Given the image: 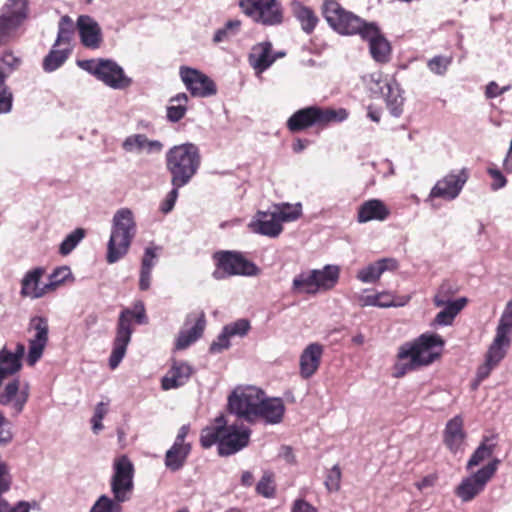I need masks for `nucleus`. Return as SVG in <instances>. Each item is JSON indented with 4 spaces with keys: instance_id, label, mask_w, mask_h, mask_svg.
Segmentation results:
<instances>
[{
    "instance_id": "8fccbe9b",
    "label": "nucleus",
    "mask_w": 512,
    "mask_h": 512,
    "mask_svg": "<svg viewBox=\"0 0 512 512\" xmlns=\"http://www.w3.org/2000/svg\"><path fill=\"white\" fill-rule=\"evenodd\" d=\"M452 62V55H436L427 62V67L433 74L444 76Z\"/></svg>"
},
{
    "instance_id": "9d476101",
    "label": "nucleus",
    "mask_w": 512,
    "mask_h": 512,
    "mask_svg": "<svg viewBox=\"0 0 512 512\" xmlns=\"http://www.w3.org/2000/svg\"><path fill=\"white\" fill-rule=\"evenodd\" d=\"M213 259L216 265L213 277L217 280L235 275H253L256 271V266L239 252L218 251L214 253Z\"/></svg>"
},
{
    "instance_id": "13d9d810",
    "label": "nucleus",
    "mask_w": 512,
    "mask_h": 512,
    "mask_svg": "<svg viewBox=\"0 0 512 512\" xmlns=\"http://www.w3.org/2000/svg\"><path fill=\"white\" fill-rule=\"evenodd\" d=\"M108 413V402H99L94 409V414L91 419L92 430L98 434L103 429L102 420Z\"/></svg>"
},
{
    "instance_id": "dca6fc26",
    "label": "nucleus",
    "mask_w": 512,
    "mask_h": 512,
    "mask_svg": "<svg viewBox=\"0 0 512 512\" xmlns=\"http://www.w3.org/2000/svg\"><path fill=\"white\" fill-rule=\"evenodd\" d=\"M179 73L182 82L192 96L206 98L217 93L213 80L201 71L189 67H181Z\"/></svg>"
},
{
    "instance_id": "bb28decb",
    "label": "nucleus",
    "mask_w": 512,
    "mask_h": 512,
    "mask_svg": "<svg viewBox=\"0 0 512 512\" xmlns=\"http://www.w3.org/2000/svg\"><path fill=\"white\" fill-rule=\"evenodd\" d=\"M122 148L132 154H159L164 145L159 140H151L145 134H131L122 142Z\"/></svg>"
},
{
    "instance_id": "a211bd4d",
    "label": "nucleus",
    "mask_w": 512,
    "mask_h": 512,
    "mask_svg": "<svg viewBox=\"0 0 512 512\" xmlns=\"http://www.w3.org/2000/svg\"><path fill=\"white\" fill-rule=\"evenodd\" d=\"M361 38L369 42L370 54L376 62L387 63L390 60L391 45L374 23L363 31Z\"/></svg>"
},
{
    "instance_id": "f8f14e48",
    "label": "nucleus",
    "mask_w": 512,
    "mask_h": 512,
    "mask_svg": "<svg viewBox=\"0 0 512 512\" xmlns=\"http://www.w3.org/2000/svg\"><path fill=\"white\" fill-rule=\"evenodd\" d=\"M228 408L239 419L253 422L256 419V388L237 387L228 398Z\"/></svg>"
},
{
    "instance_id": "f03ea898",
    "label": "nucleus",
    "mask_w": 512,
    "mask_h": 512,
    "mask_svg": "<svg viewBox=\"0 0 512 512\" xmlns=\"http://www.w3.org/2000/svg\"><path fill=\"white\" fill-rule=\"evenodd\" d=\"M348 118L344 108L322 107L311 105L296 110L286 121V128L292 134L314 131L316 134L341 123Z\"/></svg>"
},
{
    "instance_id": "f704fd0d",
    "label": "nucleus",
    "mask_w": 512,
    "mask_h": 512,
    "mask_svg": "<svg viewBox=\"0 0 512 512\" xmlns=\"http://www.w3.org/2000/svg\"><path fill=\"white\" fill-rule=\"evenodd\" d=\"M467 299L465 297L458 298L453 303H447L443 307V310L437 313L432 325L433 326H448L451 325L455 317L460 311L466 306Z\"/></svg>"
},
{
    "instance_id": "69168bd1",
    "label": "nucleus",
    "mask_w": 512,
    "mask_h": 512,
    "mask_svg": "<svg viewBox=\"0 0 512 512\" xmlns=\"http://www.w3.org/2000/svg\"><path fill=\"white\" fill-rule=\"evenodd\" d=\"M11 475L6 463L0 458V491H8L11 487Z\"/></svg>"
},
{
    "instance_id": "603ef678",
    "label": "nucleus",
    "mask_w": 512,
    "mask_h": 512,
    "mask_svg": "<svg viewBox=\"0 0 512 512\" xmlns=\"http://www.w3.org/2000/svg\"><path fill=\"white\" fill-rule=\"evenodd\" d=\"M281 222L295 221L302 215V205L284 203L278 208V212H275Z\"/></svg>"
},
{
    "instance_id": "f3484780",
    "label": "nucleus",
    "mask_w": 512,
    "mask_h": 512,
    "mask_svg": "<svg viewBox=\"0 0 512 512\" xmlns=\"http://www.w3.org/2000/svg\"><path fill=\"white\" fill-rule=\"evenodd\" d=\"M512 329V320L502 317L496 330L495 338L486 353L485 359L495 364L496 366L505 357L507 349L510 346L511 340L509 333Z\"/></svg>"
},
{
    "instance_id": "412c9836",
    "label": "nucleus",
    "mask_w": 512,
    "mask_h": 512,
    "mask_svg": "<svg viewBox=\"0 0 512 512\" xmlns=\"http://www.w3.org/2000/svg\"><path fill=\"white\" fill-rule=\"evenodd\" d=\"M250 322L246 319H238L235 322L225 325L221 333L210 345V352L213 354L222 353L231 346L233 337H243L250 330Z\"/></svg>"
},
{
    "instance_id": "6e6d98bb",
    "label": "nucleus",
    "mask_w": 512,
    "mask_h": 512,
    "mask_svg": "<svg viewBox=\"0 0 512 512\" xmlns=\"http://www.w3.org/2000/svg\"><path fill=\"white\" fill-rule=\"evenodd\" d=\"M342 472L338 464L334 465L326 473L325 487L329 492H337L341 487Z\"/></svg>"
},
{
    "instance_id": "1a4fd4ad",
    "label": "nucleus",
    "mask_w": 512,
    "mask_h": 512,
    "mask_svg": "<svg viewBox=\"0 0 512 512\" xmlns=\"http://www.w3.org/2000/svg\"><path fill=\"white\" fill-rule=\"evenodd\" d=\"M321 12L328 25L342 35H360L371 25L359 16L344 9L336 0H324Z\"/></svg>"
},
{
    "instance_id": "6e6552de",
    "label": "nucleus",
    "mask_w": 512,
    "mask_h": 512,
    "mask_svg": "<svg viewBox=\"0 0 512 512\" xmlns=\"http://www.w3.org/2000/svg\"><path fill=\"white\" fill-rule=\"evenodd\" d=\"M78 66L109 88L124 90L131 86L132 79L126 75L124 69L114 60L96 58L78 61Z\"/></svg>"
},
{
    "instance_id": "4d7b16f0",
    "label": "nucleus",
    "mask_w": 512,
    "mask_h": 512,
    "mask_svg": "<svg viewBox=\"0 0 512 512\" xmlns=\"http://www.w3.org/2000/svg\"><path fill=\"white\" fill-rule=\"evenodd\" d=\"M7 491H0V512H29L31 508H39L36 502L20 501L14 508L3 498V494Z\"/></svg>"
},
{
    "instance_id": "052dcab7",
    "label": "nucleus",
    "mask_w": 512,
    "mask_h": 512,
    "mask_svg": "<svg viewBox=\"0 0 512 512\" xmlns=\"http://www.w3.org/2000/svg\"><path fill=\"white\" fill-rule=\"evenodd\" d=\"M157 258L158 248L147 247L142 258L141 270L152 271L153 267L157 262Z\"/></svg>"
},
{
    "instance_id": "b1692460",
    "label": "nucleus",
    "mask_w": 512,
    "mask_h": 512,
    "mask_svg": "<svg viewBox=\"0 0 512 512\" xmlns=\"http://www.w3.org/2000/svg\"><path fill=\"white\" fill-rule=\"evenodd\" d=\"M45 272L43 267L28 270L21 279L20 295L30 299H39L47 295L46 282H41Z\"/></svg>"
},
{
    "instance_id": "aec40b11",
    "label": "nucleus",
    "mask_w": 512,
    "mask_h": 512,
    "mask_svg": "<svg viewBox=\"0 0 512 512\" xmlns=\"http://www.w3.org/2000/svg\"><path fill=\"white\" fill-rule=\"evenodd\" d=\"M261 395H264V391L258 388V420L272 425L281 423L286 411L283 399L279 397L260 398Z\"/></svg>"
},
{
    "instance_id": "e2e57ef3",
    "label": "nucleus",
    "mask_w": 512,
    "mask_h": 512,
    "mask_svg": "<svg viewBox=\"0 0 512 512\" xmlns=\"http://www.w3.org/2000/svg\"><path fill=\"white\" fill-rule=\"evenodd\" d=\"M495 367V364L485 359V362L482 365H480L477 369L476 379L473 385L474 388H476L483 380H485Z\"/></svg>"
},
{
    "instance_id": "79ce46f5",
    "label": "nucleus",
    "mask_w": 512,
    "mask_h": 512,
    "mask_svg": "<svg viewBox=\"0 0 512 512\" xmlns=\"http://www.w3.org/2000/svg\"><path fill=\"white\" fill-rule=\"evenodd\" d=\"M71 48L54 47L43 60V69L46 72H53L61 67L67 60Z\"/></svg>"
},
{
    "instance_id": "4be33fe9",
    "label": "nucleus",
    "mask_w": 512,
    "mask_h": 512,
    "mask_svg": "<svg viewBox=\"0 0 512 512\" xmlns=\"http://www.w3.org/2000/svg\"><path fill=\"white\" fill-rule=\"evenodd\" d=\"M25 350L22 343H16L13 348L7 345L2 347L0 350V386L4 379L20 371Z\"/></svg>"
},
{
    "instance_id": "338daca9",
    "label": "nucleus",
    "mask_w": 512,
    "mask_h": 512,
    "mask_svg": "<svg viewBox=\"0 0 512 512\" xmlns=\"http://www.w3.org/2000/svg\"><path fill=\"white\" fill-rule=\"evenodd\" d=\"M291 512H318L317 509L303 499L294 501Z\"/></svg>"
},
{
    "instance_id": "a18cd8bd",
    "label": "nucleus",
    "mask_w": 512,
    "mask_h": 512,
    "mask_svg": "<svg viewBox=\"0 0 512 512\" xmlns=\"http://www.w3.org/2000/svg\"><path fill=\"white\" fill-rule=\"evenodd\" d=\"M458 292V288L450 281H443L433 298L436 307H442L447 303H453L452 298Z\"/></svg>"
},
{
    "instance_id": "0eeeda50",
    "label": "nucleus",
    "mask_w": 512,
    "mask_h": 512,
    "mask_svg": "<svg viewBox=\"0 0 512 512\" xmlns=\"http://www.w3.org/2000/svg\"><path fill=\"white\" fill-rule=\"evenodd\" d=\"M132 318H135L139 324L146 323L147 318L143 302H136L133 309H125L119 315L116 337L109 357V366L112 370L119 366L126 354L133 333Z\"/></svg>"
},
{
    "instance_id": "58836bf2",
    "label": "nucleus",
    "mask_w": 512,
    "mask_h": 512,
    "mask_svg": "<svg viewBox=\"0 0 512 512\" xmlns=\"http://www.w3.org/2000/svg\"><path fill=\"white\" fill-rule=\"evenodd\" d=\"M188 100L189 98L185 93H178L170 98L167 106V119L170 122H178L185 116Z\"/></svg>"
},
{
    "instance_id": "c03bdc74",
    "label": "nucleus",
    "mask_w": 512,
    "mask_h": 512,
    "mask_svg": "<svg viewBox=\"0 0 512 512\" xmlns=\"http://www.w3.org/2000/svg\"><path fill=\"white\" fill-rule=\"evenodd\" d=\"M293 286L298 292L315 294L318 292L316 285V275L311 270L308 273H301L293 280Z\"/></svg>"
},
{
    "instance_id": "49530a36",
    "label": "nucleus",
    "mask_w": 512,
    "mask_h": 512,
    "mask_svg": "<svg viewBox=\"0 0 512 512\" xmlns=\"http://www.w3.org/2000/svg\"><path fill=\"white\" fill-rule=\"evenodd\" d=\"M21 60L12 52H5L0 57V83H5L6 79L20 66Z\"/></svg>"
},
{
    "instance_id": "4c0bfd02",
    "label": "nucleus",
    "mask_w": 512,
    "mask_h": 512,
    "mask_svg": "<svg viewBox=\"0 0 512 512\" xmlns=\"http://www.w3.org/2000/svg\"><path fill=\"white\" fill-rule=\"evenodd\" d=\"M0 13L22 25L28 17V0H7Z\"/></svg>"
},
{
    "instance_id": "0e129e2a",
    "label": "nucleus",
    "mask_w": 512,
    "mask_h": 512,
    "mask_svg": "<svg viewBox=\"0 0 512 512\" xmlns=\"http://www.w3.org/2000/svg\"><path fill=\"white\" fill-rule=\"evenodd\" d=\"M487 172L493 180V182L491 184V188L493 190H498L500 188H503L506 185L507 179L502 174V172L500 170H498L496 168H488Z\"/></svg>"
},
{
    "instance_id": "a19ab883",
    "label": "nucleus",
    "mask_w": 512,
    "mask_h": 512,
    "mask_svg": "<svg viewBox=\"0 0 512 512\" xmlns=\"http://www.w3.org/2000/svg\"><path fill=\"white\" fill-rule=\"evenodd\" d=\"M283 230L282 222L277 217L276 213L263 214L258 218V233L269 236L277 237Z\"/></svg>"
},
{
    "instance_id": "e433bc0d",
    "label": "nucleus",
    "mask_w": 512,
    "mask_h": 512,
    "mask_svg": "<svg viewBox=\"0 0 512 512\" xmlns=\"http://www.w3.org/2000/svg\"><path fill=\"white\" fill-rule=\"evenodd\" d=\"M191 447L189 444H173L172 447L166 452L165 465L172 471L179 470L185 463L186 458L190 453Z\"/></svg>"
},
{
    "instance_id": "37998d69",
    "label": "nucleus",
    "mask_w": 512,
    "mask_h": 512,
    "mask_svg": "<svg viewBox=\"0 0 512 512\" xmlns=\"http://www.w3.org/2000/svg\"><path fill=\"white\" fill-rule=\"evenodd\" d=\"M258 46L261 48V52L258 55V74L269 68L276 59L285 56V52L272 54V44L270 42H263Z\"/></svg>"
},
{
    "instance_id": "de8ad7c7",
    "label": "nucleus",
    "mask_w": 512,
    "mask_h": 512,
    "mask_svg": "<svg viewBox=\"0 0 512 512\" xmlns=\"http://www.w3.org/2000/svg\"><path fill=\"white\" fill-rule=\"evenodd\" d=\"M85 234L86 232L83 228H77L70 234H68L60 244V254L64 256L70 254L77 247V245L84 239Z\"/></svg>"
},
{
    "instance_id": "774afa93",
    "label": "nucleus",
    "mask_w": 512,
    "mask_h": 512,
    "mask_svg": "<svg viewBox=\"0 0 512 512\" xmlns=\"http://www.w3.org/2000/svg\"><path fill=\"white\" fill-rule=\"evenodd\" d=\"M239 7L245 15L255 17L256 0H239Z\"/></svg>"
},
{
    "instance_id": "2f4dec72",
    "label": "nucleus",
    "mask_w": 512,
    "mask_h": 512,
    "mask_svg": "<svg viewBox=\"0 0 512 512\" xmlns=\"http://www.w3.org/2000/svg\"><path fill=\"white\" fill-rule=\"evenodd\" d=\"M290 8L293 16L299 21L302 30L306 34H312L319 22L314 10L299 0H292Z\"/></svg>"
},
{
    "instance_id": "39448f33",
    "label": "nucleus",
    "mask_w": 512,
    "mask_h": 512,
    "mask_svg": "<svg viewBox=\"0 0 512 512\" xmlns=\"http://www.w3.org/2000/svg\"><path fill=\"white\" fill-rule=\"evenodd\" d=\"M201 164L198 147L192 143L175 145L166 153V168L171 176V185L184 187L197 174Z\"/></svg>"
},
{
    "instance_id": "864d4df0",
    "label": "nucleus",
    "mask_w": 512,
    "mask_h": 512,
    "mask_svg": "<svg viewBox=\"0 0 512 512\" xmlns=\"http://www.w3.org/2000/svg\"><path fill=\"white\" fill-rule=\"evenodd\" d=\"M258 494L266 498H274L276 495L275 475L272 472L265 471L258 481Z\"/></svg>"
},
{
    "instance_id": "09e8293b",
    "label": "nucleus",
    "mask_w": 512,
    "mask_h": 512,
    "mask_svg": "<svg viewBox=\"0 0 512 512\" xmlns=\"http://www.w3.org/2000/svg\"><path fill=\"white\" fill-rule=\"evenodd\" d=\"M241 22L239 20H229L224 27L216 30L213 36V43L219 44L229 41L235 36L240 29Z\"/></svg>"
},
{
    "instance_id": "ea45409f",
    "label": "nucleus",
    "mask_w": 512,
    "mask_h": 512,
    "mask_svg": "<svg viewBox=\"0 0 512 512\" xmlns=\"http://www.w3.org/2000/svg\"><path fill=\"white\" fill-rule=\"evenodd\" d=\"M74 30L75 26L71 17L68 15L62 16L58 24V33L54 47L71 48Z\"/></svg>"
},
{
    "instance_id": "72a5a7b5",
    "label": "nucleus",
    "mask_w": 512,
    "mask_h": 512,
    "mask_svg": "<svg viewBox=\"0 0 512 512\" xmlns=\"http://www.w3.org/2000/svg\"><path fill=\"white\" fill-rule=\"evenodd\" d=\"M497 446L498 434L490 433L489 435H484L480 445L474 451V453L471 455L470 459L467 462V470L472 469L473 467L479 465L485 459L490 458Z\"/></svg>"
},
{
    "instance_id": "473e14b6",
    "label": "nucleus",
    "mask_w": 512,
    "mask_h": 512,
    "mask_svg": "<svg viewBox=\"0 0 512 512\" xmlns=\"http://www.w3.org/2000/svg\"><path fill=\"white\" fill-rule=\"evenodd\" d=\"M258 22L279 25L283 22V9L277 0H258Z\"/></svg>"
},
{
    "instance_id": "cd10ccee",
    "label": "nucleus",
    "mask_w": 512,
    "mask_h": 512,
    "mask_svg": "<svg viewBox=\"0 0 512 512\" xmlns=\"http://www.w3.org/2000/svg\"><path fill=\"white\" fill-rule=\"evenodd\" d=\"M322 355L323 346L319 343H311L303 350L299 361L300 375L303 379H308L317 372Z\"/></svg>"
},
{
    "instance_id": "6ab92c4d",
    "label": "nucleus",
    "mask_w": 512,
    "mask_h": 512,
    "mask_svg": "<svg viewBox=\"0 0 512 512\" xmlns=\"http://www.w3.org/2000/svg\"><path fill=\"white\" fill-rule=\"evenodd\" d=\"M82 45L88 49L96 50L102 46L103 33L99 23L89 15H80L76 21Z\"/></svg>"
},
{
    "instance_id": "3c124183",
    "label": "nucleus",
    "mask_w": 512,
    "mask_h": 512,
    "mask_svg": "<svg viewBox=\"0 0 512 512\" xmlns=\"http://www.w3.org/2000/svg\"><path fill=\"white\" fill-rule=\"evenodd\" d=\"M71 276V270L66 267H59L55 269L49 276L46 282V288L48 294L58 289L69 277Z\"/></svg>"
},
{
    "instance_id": "20e7f679",
    "label": "nucleus",
    "mask_w": 512,
    "mask_h": 512,
    "mask_svg": "<svg viewBox=\"0 0 512 512\" xmlns=\"http://www.w3.org/2000/svg\"><path fill=\"white\" fill-rule=\"evenodd\" d=\"M111 490L114 499L102 495L92 506L90 512H122L121 503L130 500L133 491L134 467L127 456L114 461Z\"/></svg>"
},
{
    "instance_id": "c85d7f7f",
    "label": "nucleus",
    "mask_w": 512,
    "mask_h": 512,
    "mask_svg": "<svg viewBox=\"0 0 512 512\" xmlns=\"http://www.w3.org/2000/svg\"><path fill=\"white\" fill-rule=\"evenodd\" d=\"M192 367L184 361H174L161 381L163 390L176 389L187 383L192 375Z\"/></svg>"
},
{
    "instance_id": "a878e982",
    "label": "nucleus",
    "mask_w": 512,
    "mask_h": 512,
    "mask_svg": "<svg viewBox=\"0 0 512 512\" xmlns=\"http://www.w3.org/2000/svg\"><path fill=\"white\" fill-rule=\"evenodd\" d=\"M29 397V385H21L18 379L9 382L0 396V403L11 406L16 414L22 412Z\"/></svg>"
},
{
    "instance_id": "f257e3e1",
    "label": "nucleus",
    "mask_w": 512,
    "mask_h": 512,
    "mask_svg": "<svg viewBox=\"0 0 512 512\" xmlns=\"http://www.w3.org/2000/svg\"><path fill=\"white\" fill-rule=\"evenodd\" d=\"M444 345V339L431 332L403 343L398 348L397 361L392 368L393 377L402 378L411 371L433 364L441 357Z\"/></svg>"
},
{
    "instance_id": "ddd939ff",
    "label": "nucleus",
    "mask_w": 512,
    "mask_h": 512,
    "mask_svg": "<svg viewBox=\"0 0 512 512\" xmlns=\"http://www.w3.org/2000/svg\"><path fill=\"white\" fill-rule=\"evenodd\" d=\"M28 332L31 336L28 340L26 362L33 367L43 356L48 343V321L43 317H33L30 320Z\"/></svg>"
},
{
    "instance_id": "4468645a",
    "label": "nucleus",
    "mask_w": 512,
    "mask_h": 512,
    "mask_svg": "<svg viewBox=\"0 0 512 512\" xmlns=\"http://www.w3.org/2000/svg\"><path fill=\"white\" fill-rule=\"evenodd\" d=\"M469 177L470 172L468 168H462L459 171H451L436 182L430 191L429 197L442 198L449 201L454 200L462 191Z\"/></svg>"
},
{
    "instance_id": "7c9ffc66",
    "label": "nucleus",
    "mask_w": 512,
    "mask_h": 512,
    "mask_svg": "<svg viewBox=\"0 0 512 512\" xmlns=\"http://www.w3.org/2000/svg\"><path fill=\"white\" fill-rule=\"evenodd\" d=\"M390 215L389 208L379 199H370L363 202L357 212V220L359 223L369 221H384Z\"/></svg>"
},
{
    "instance_id": "9b49d317",
    "label": "nucleus",
    "mask_w": 512,
    "mask_h": 512,
    "mask_svg": "<svg viewBox=\"0 0 512 512\" xmlns=\"http://www.w3.org/2000/svg\"><path fill=\"white\" fill-rule=\"evenodd\" d=\"M500 460L495 458L474 474L462 479L455 489V494L463 501L469 502L484 491L486 484L494 476Z\"/></svg>"
},
{
    "instance_id": "423d86ee",
    "label": "nucleus",
    "mask_w": 512,
    "mask_h": 512,
    "mask_svg": "<svg viewBox=\"0 0 512 512\" xmlns=\"http://www.w3.org/2000/svg\"><path fill=\"white\" fill-rule=\"evenodd\" d=\"M137 226L134 213L129 208H121L112 218L110 238L107 244L106 260L109 264L123 258L136 235Z\"/></svg>"
},
{
    "instance_id": "c9c22d12",
    "label": "nucleus",
    "mask_w": 512,
    "mask_h": 512,
    "mask_svg": "<svg viewBox=\"0 0 512 512\" xmlns=\"http://www.w3.org/2000/svg\"><path fill=\"white\" fill-rule=\"evenodd\" d=\"M316 275L318 291H327L335 287L340 276V269L336 265H326L321 270H313Z\"/></svg>"
},
{
    "instance_id": "680f3d73",
    "label": "nucleus",
    "mask_w": 512,
    "mask_h": 512,
    "mask_svg": "<svg viewBox=\"0 0 512 512\" xmlns=\"http://www.w3.org/2000/svg\"><path fill=\"white\" fill-rule=\"evenodd\" d=\"M172 187V190L166 195L165 199L160 205V211L164 214H167L173 210L179 195L178 190L181 188L175 186Z\"/></svg>"
},
{
    "instance_id": "5fc2aeb1",
    "label": "nucleus",
    "mask_w": 512,
    "mask_h": 512,
    "mask_svg": "<svg viewBox=\"0 0 512 512\" xmlns=\"http://www.w3.org/2000/svg\"><path fill=\"white\" fill-rule=\"evenodd\" d=\"M20 26L21 24L0 13V45L10 41Z\"/></svg>"
},
{
    "instance_id": "7ed1b4c3",
    "label": "nucleus",
    "mask_w": 512,
    "mask_h": 512,
    "mask_svg": "<svg viewBox=\"0 0 512 512\" xmlns=\"http://www.w3.org/2000/svg\"><path fill=\"white\" fill-rule=\"evenodd\" d=\"M250 431L244 427L227 425L223 415L215 418L214 422L201 432L200 442L204 448L218 444V453L229 456L241 450L248 444Z\"/></svg>"
},
{
    "instance_id": "393cba45",
    "label": "nucleus",
    "mask_w": 512,
    "mask_h": 512,
    "mask_svg": "<svg viewBox=\"0 0 512 512\" xmlns=\"http://www.w3.org/2000/svg\"><path fill=\"white\" fill-rule=\"evenodd\" d=\"M377 84H383L380 87L381 93L385 96L387 108L394 117H399L403 112L404 98L401 95V89L395 79H389L387 76L378 75L374 79Z\"/></svg>"
},
{
    "instance_id": "c756f323",
    "label": "nucleus",
    "mask_w": 512,
    "mask_h": 512,
    "mask_svg": "<svg viewBox=\"0 0 512 512\" xmlns=\"http://www.w3.org/2000/svg\"><path fill=\"white\" fill-rule=\"evenodd\" d=\"M398 262L393 258H383L375 261L357 272V279L363 283H375L386 271H394Z\"/></svg>"
},
{
    "instance_id": "bf43d9fd",
    "label": "nucleus",
    "mask_w": 512,
    "mask_h": 512,
    "mask_svg": "<svg viewBox=\"0 0 512 512\" xmlns=\"http://www.w3.org/2000/svg\"><path fill=\"white\" fill-rule=\"evenodd\" d=\"M13 95L5 83H0V114L9 113L12 109Z\"/></svg>"
},
{
    "instance_id": "2eb2a0df",
    "label": "nucleus",
    "mask_w": 512,
    "mask_h": 512,
    "mask_svg": "<svg viewBox=\"0 0 512 512\" xmlns=\"http://www.w3.org/2000/svg\"><path fill=\"white\" fill-rule=\"evenodd\" d=\"M206 327V317L202 310L190 312L178 332L175 349L184 350L200 339Z\"/></svg>"
},
{
    "instance_id": "5701e85b",
    "label": "nucleus",
    "mask_w": 512,
    "mask_h": 512,
    "mask_svg": "<svg viewBox=\"0 0 512 512\" xmlns=\"http://www.w3.org/2000/svg\"><path fill=\"white\" fill-rule=\"evenodd\" d=\"M443 443L447 449L457 454L464 450L466 432L464 430V420L461 415H456L450 419L443 430Z\"/></svg>"
}]
</instances>
